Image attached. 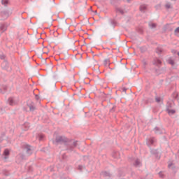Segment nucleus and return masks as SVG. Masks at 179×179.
I'll list each match as a JSON object with an SVG mask.
<instances>
[{
  "mask_svg": "<svg viewBox=\"0 0 179 179\" xmlns=\"http://www.w3.org/2000/svg\"><path fill=\"white\" fill-rule=\"evenodd\" d=\"M78 141L74 139L68 138L64 136H57L55 141H53V143L56 145H64L66 146V150L68 153H72V152H75V148L78 146Z\"/></svg>",
  "mask_w": 179,
  "mask_h": 179,
  "instance_id": "f257e3e1",
  "label": "nucleus"
},
{
  "mask_svg": "<svg viewBox=\"0 0 179 179\" xmlns=\"http://www.w3.org/2000/svg\"><path fill=\"white\" fill-rule=\"evenodd\" d=\"M21 148L23 150H25L28 156L33 155V150L31 149V146L30 145H28L27 143H22Z\"/></svg>",
  "mask_w": 179,
  "mask_h": 179,
  "instance_id": "f03ea898",
  "label": "nucleus"
},
{
  "mask_svg": "<svg viewBox=\"0 0 179 179\" xmlns=\"http://www.w3.org/2000/svg\"><path fill=\"white\" fill-rule=\"evenodd\" d=\"M1 68L2 69H5L6 71H11V68L9 67V63H8V61L3 60V62L1 63Z\"/></svg>",
  "mask_w": 179,
  "mask_h": 179,
  "instance_id": "7ed1b4c3",
  "label": "nucleus"
},
{
  "mask_svg": "<svg viewBox=\"0 0 179 179\" xmlns=\"http://www.w3.org/2000/svg\"><path fill=\"white\" fill-rule=\"evenodd\" d=\"M156 142V139L154 137L150 138L147 139V145L150 148L151 145H153Z\"/></svg>",
  "mask_w": 179,
  "mask_h": 179,
  "instance_id": "20e7f679",
  "label": "nucleus"
},
{
  "mask_svg": "<svg viewBox=\"0 0 179 179\" xmlns=\"http://www.w3.org/2000/svg\"><path fill=\"white\" fill-rule=\"evenodd\" d=\"M27 106L30 111H34V110H36V106H34V103L33 102L31 101L28 102Z\"/></svg>",
  "mask_w": 179,
  "mask_h": 179,
  "instance_id": "39448f33",
  "label": "nucleus"
},
{
  "mask_svg": "<svg viewBox=\"0 0 179 179\" xmlns=\"http://www.w3.org/2000/svg\"><path fill=\"white\" fill-rule=\"evenodd\" d=\"M150 153L151 155H153L157 159L159 158V150L151 149Z\"/></svg>",
  "mask_w": 179,
  "mask_h": 179,
  "instance_id": "423d86ee",
  "label": "nucleus"
},
{
  "mask_svg": "<svg viewBox=\"0 0 179 179\" xmlns=\"http://www.w3.org/2000/svg\"><path fill=\"white\" fill-rule=\"evenodd\" d=\"M164 72H166V69H155V73L157 75H161V73H164Z\"/></svg>",
  "mask_w": 179,
  "mask_h": 179,
  "instance_id": "0eeeda50",
  "label": "nucleus"
},
{
  "mask_svg": "<svg viewBox=\"0 0 179 179\" xmlns=\"http://www.w3.org/2000/svg\"><path fill=\"white\" fill-rule=\"evenodd\" d=\"M139 9L142 13H145V12H146V10L148 9V6H146L145 4H142L140 6Z\"/></svg>",
  "mask_w": 179,
  "mask_h": 179,
  "instance_id": "6e6552de",
  "label": "nucleus"
},
{
  "mask_svg": "<svg viewBox=\"0 0 179 179\" xmlns=\"http://www.w3.org/2000/svg\"><path fill=\"white\" fill-rule=\"evenodd\" d=\"M0 30L1 31V33H3V31H6L7 30V27L6 24L3 23L0 24Z\"/></svg>",
  "mask_w": 179,
  "mask_h": 179,
  "instance_id": "1a4fd4ad",
  "label": "nucleus"
},
{
  "mask_svg": "<svg viewBox=\"0 0 179 179\" xmlns=\"http://www.w3.org/2000/svg\"><path fill=\"white\" fill-rule=\"evenodd\" d=\"M7 101L10 106H15L16 104V102H15L12 97L9 98Z\"/></svg>",
  "mask_w": 179,
  "mask_h": 179,
  "instance_id": "9d476101",
  "label": "nucleus"
},
{
  "mask_svg": "<svg viewBox=\"0 0 179 179\" xmlns=\"http://www.w3.org/2000/svg\"><path fill=\"white\" fill-rule=\"evenodd\" d=\"M30 128V124L29 122H25L23 125L24 131H27Z\"/></svg>",
  "mask_w": 179,
  "mask_h": 179,
  "instance_id": "9b49d317",
  "label": "nucleus"
},
{
  "mask_svg": "<svg viewBox=\"0 0 179 179\" xmlns=\"http://www.w3.org/2000/svg\"><path fill=\"white\" fill-rule=\"evenodd\" d=\"M101 176L103 177H109V178L111 177V173L107 171H103L101 172Z\"/></svg>",
  "mask_w": 179,
  "mask_h": 179,
  "instance_id": "f8f14e48",
  "label": "nucleus"
},
{
  "mask_svg": "<svg viewBox=\"0 0 179 179\" xmlns=\"http://www.w3.org/2000/svg\"><path fill=\"white\" fill-rule=\"evenodd\" d=\"M1 14L3 17H5V19H7V17L9 16V13H8V11H2Z\"/></svg>",
  "mask_w": 179,
  "mask_h": 179,
  "instance_id": "ddd939ff",
  "label": "nucleus"
},
{
  "mask_svg": "<svg viewBox=\"0 0 179 179\" xmlns=\"http://www.w3.org/2000/svg\"><path fill=\"white\" fill-rule=\"evenodd\" d=\"M153 65H156V66H159V65H162V61L159 59H156L153 62Z\"/></svg>",
  "mask_w": 179,
  "mask_h": 179,
  "instance_id": "4468645a",
  "label": "nucleus"
},
{
  "mask_svg": "<svg viewBox=\"0 0 179 179\" xmlns=\"http://www.w3.org/2000/svg\"><path fill=\"white\" fill-rule=\"evenodd\" d=\"M156 52L159 55L162 54V52H163V48L162 47H157L156 48Z\"/></svg>",
  "mask_w": 179,
  "mask_h": 179,
  "instance_id": "2eb2a0df",
  "label": "nucleus"
},
{
  "mask_svg": "<svg viewBox=\"0 0 179 179\" xmlns=\"http://www.w3.org/2000/svg\"><path fill=\"white\" fill-rule=\"evenodd\" d=\"M140 51L141 52H146V51H148V48H146V46H142V47H140Z\"/></svg>",
  "mask_w": 179,
  "mask_h": 179,
  "instance_id": "dca6fc26",
  "label": "nucleus"
},
{
  "mask_svg": "<svg viewBox=\"0 0 179 179\" xmlns=\"http://www.w3.org/2000/svg\"><path fill=\"white\" fill-rule=\"evenodd\" d=\"M115 12H116V13H118V12H119L120 13H121V15H124V10H122L120 8H116Z\"/></svg>",
  "mask_w": 179,
  "mask_h": 179,
  "instance_id": "f3484780",
  "label": "nucleus"
},
{
  "mask_svg": "<svg viewBox=\"0 0 179 179\" xmlns=\"http://www.w3.org/2000/svg\"><path fill=\"white\" fill-rule=\"evenodd\" d=\"M103 65L105 66H107V65H108V66H110V59H106L104 61H103Z\"/></svg>",
  "mask_w": 179,
  "mask_h": 179,
  "instance_id": "a211bd4d",
  "label": "nucleus"
},
{
  "mask_svg": "<svg viewBox=\"0 0 179 179\" xmlns=\"http://www.w3.org/2000/svg\"><path fill=\"white\" fill-rule=\"evenodd\" d=\"M173 98L175 99L176 100H179V95L178 93L177 92H173Z\"/></svg>",
  "mask_w": 179,
  "mask_h": 179,
  "instance_id": "6ab92c4d",
  "label": "nucleus"
},
{
  "mask_svg": "<svg viewBox=\"0 0 179 179\" xmlns=\"http://www.w3.org/2000/svg\"><path fill=\"white\" fill-rule=\"evenodd\" d=\"M154 131L155 134H162V130L158 127H155Z\"/></svg>",
  "mask_w": 179,
  "mask_h": 179,
  "instance_id": "aec40b11",
  "label": "nucleus"
},
{
  "mask_svg": "<svg viewBox=\"0 0 179 179\" xmlns=\"http://www.w3.org/2000/svg\"><path fill=\"white\" fill-rule=\"evenodd\" d=\"M18 156L21 160H26V155H24V154L20 153Z\"/></svg>",
  "mask_w": 179,
  "mask_h": 179,
  "instance_id": "412c9836",
  "label": "nucleus"
},
{
  "mask_svg": "<svg viewBox=\"0 0 179 179\" xmlns=\"http://www.w3.org/2000/svg\"><path fill=\"white\" fill-rule=\"evenodd\" d=\"M168 64H169L170 65L173 66L174 64H175L174 60H173L171 58H169L168 59Z\"/></svg>",
  "mask_w": 179,
  "mask_h": 179,
  "instance_id": "4be33fe9",
  "label": "nucleus"
},
{
  "mask_svg": "<svg viewBox=\"0 0 179 179\" xmlns=\"http://www.w3.org/2000/svg\"><path fill=\"white\" fill-rule=\"evenodd\" d=\"M156 26L157 24L155 23H149V27H150V29H156Z\"/></svg>",
  "mask_w": 179,
  "mask_h": 179,
  "instance_id": "5701e85b",
  "label": "nucleus"
},
{
  "mask_svg": "<svg viewBox=\"0 0 179 179\" xmlns=\"http://www.w3.org/2000/svg\"><path fill=\"white\" fill-rule=\"evenodd\" d=\"M167 112H168V114H172V115L176 114V110L174 109H171V110L168 109Z\"/></svg>",
  "mask_w": 179,
  "mask_h": 179,
  "instance_id": "b1692460",
  "label": "nucleus"
},
{
  "mask_svg": "<svg viewBox=\"0 0 179 179\" xmlns=\"http://www.w3.org/2000/svg\"><path fill=\"white\" fill-rule=\"evenodd\" d=\"M8 2L9 1L8 0H1V3L2 5H4V6H7Z\"/></svg>",
  "mask_w": 179,
  "mask_h": 179,
  "instance_id": "393cba45",
  "label": "nucleus"
},
{
  "mask_svg": "<svg viewBox=\"0 0 179 179\" xmlns=\"http://www.w3.org/2000/svg\"><path fill=\"white\" fill-rule=\"evenodd\" d=\"M155 101L157 103H160L162 101V98L159 96H155Z\"/></svg>",
  "mask_w": 179,
  "mask_h": 179,
  "instance_id": "a878e982",
  "label": "nucleus"
},
{
  "mask_svg": "<svg viewBox=\"0 0 179 179\" xmlns=\"http://www.w3.org/2000/svg\"><path fill=\"white\" fill-rule=\"evenodd\" d=\"M165 8L166 9H170L171 8V4H170V3H167L166 5H165Z\"/></svg>",
  "mask_w": 179,
  "mask_h": 179,
  "instance_id": "bb28decb",
  "label": "nucleus"
},
{
  "mask_svg": "<svg viewBox=\"0 0 179 179\" xmlns=\"http://www.w3.org/2000/svg\"><path fill=\"white\" fill-rule=\"evenodd\" d=\"M143 103L144 104H149V103H150V102H149V99H143Z\"/></svg>",
  "mask_w": 179,
  "mask_h": 179,
  "instance_id": "cd10ccee",
  "label": "nucleus"
},
{
  "mask_svg": "<svg viewBox=\"0 0 179 179\" xmlns=\"http://www.w3.org/2000/svg\"><path fill=\"white\" fill-rule=\"evenodd\" d=\"M121 92H124V93H127V90H128V88L127 87H122L120 88Z\"/></svg>",
  "mask_w": 179,
  "mask_h": 179,
  "instance_id": "c85d7f7f",
  "label": "nucleus"
},
{
  "mask_svg": "<svg viewBox=\"0 0 179 179\" xmlns=\"http://www.w3.org/2000/svg\"><path fill=\"white\" fill-rule=\"evenodd\" d=\"M3 155L4 156H9V151L8 150H5Z\"/></svg>",
  "mask_w": 179,
  "mask_h": 179,
  "instance_id": "c756f323",
  "label": "nucleus"
},
{
  "mask_svg": "<svg viewBox=\"0 0 179 179\" xmlns=\"http://www.w3.org/2000/svg\"><path fill=\"white\" fill-rule=\"evenodd\" d=\"M139 164H141V162L138 159H136L134 162V166H139Z\"/></svg>",
  "mask_w": 179,
  "mask_h": 179,
  "instance_id": "7c9ffc66",
  "label": "nucleus"
},
{
  "mask_svg": "<svg viewBox=\"0 0 179 179\" xmlns=\"http://www.w3.org/2000/svg\"><path fill=\"white\" fill-rule=\"evenodd\" d=\"M83 169H85V166H82V165H79L78 166V170L80 171H83Z\"/></svg>",
  "mask_w": 179,
  "mask_h": 179,
  "instance_id": "2f4dec72",
  "label": "nucleus"
},
{
  "mask_svg": "<svg viewBox=\"0 0 179 179\" xmlns=\"http://www.w3.org/2000/svg\"><path fill=\"white\" fill-rule=\"evenodd\" d=\"M143 68H146V66L148 65V62H146L145 60H143Z\"/></svg>",
  "mask_w": 179,
  "mask_h": 179,
  "instance_id": "473e14b6",
  "label": "nucleus"
},
{
  "mask_svg": "<svg viewBox=\"0 0 179 179\" xmlns=\"http://www.w3.org/2000/svg\"><path fill=\"white\" fill-rule=\"evenodd\" d=\"M159 177H160L161 178H164V175L163 174V172H162V171H160V172L159 173Z\"/></svg>",
  "mask_w": 179,
  "mask_h": 179,
  "instance_id": "72a5a7b5",
  "label": "nucleus"
},
{
  "mask_svg": "<svg viewBox=\"0 0 179 179\" xmlns=\"http://www.w3.org/2000/svg\"><path fill=\"white\" fill-rule=\"evenodd\" d=\"M43 138H44V135L39 134V141H43Z\"/></svg>",
  "mask_w": 179,
  "mask_h": 179,
  "instance_id": "f704fd0d",
  "label": "nucleus"
},
{
  "mask_svg": "<svg viewBox=\"0 0 179 179\" xmlns=\"http://www.w3.org/2000/svg\"><path fill=\"white\" fill-rule=\"evenodd\" d=\"M62 159H63V160H65L66 159H68V156H66V154H63L62 155Z\"/></svg>",
  "mask_w": 179,
  "mask_h": 179,
  "instance_id": "c9c22d12",
  "label": "nucleus"
},
{
  "mask_svg": "<svg viewBox=\"0 0 179 179\" xmlns=\"http://www.w3.org/2000/svg\"><path fill=\"white\" fill-rule=\"evenodd\" d=\"M6 56L5 55H0V59H3L5 61Z\"/></svg>",
  "mask_w": 179,
  "mask_h": 179,
  "instance_id": "e433bc0d",
  "label": "nucleus"
},
{
  "mask_svg": "<svg viewBox=\"0 0 179 179\" xmlns=\"http://www.w3.org/2000/svg\"><path fill=\"white\" fill-rule=\"evenodd\" d=\"M3 92H4V93H6V91L8 90V87H6V86H4L3 87Z\"/></svg>",
  "mask_w": 179,
  "mask_h": 179,
  "instance_id": "4c0bfd02",
  "label": "nucleus"
},
{
  "mask_svg": "<svg viewBox=\"0 0 179 179\" xmlns=\"http://www.w3.org/2000/svg\"><path fill=\"white\" fill-rule=\"evenodd\" d=\"M148 99L150 103H153V101H155V99H153L152 98H148Z\"/></svg>",
  "mask_w": 179,
  "mask_h": 179,
  "instance_id": "58836bf2",
  "label": "nucleus"
},
{
  "mask_svg": "<svg viewBox=\"0 0 179 179\" xmlns=\"http://www.w3.org/2000/svg\"><path fill=\"white\" fill-rule=\"evenodd\" d=\"M111 24H112V26H113V27H115V24H116L115 21L112 20V21H111Z\"/></svg>",
  "mask_w": 179,
  "mask_h": 179,
  "instance_id": "ea45409f",
  "label": "nucleus"
},
{
  "mask_svg": "<svg viewBox=\"0 0 179 179\" xmlns=\"http://www.w3.org/2000/svg\"><path fill=\"white\" fill-rule=\"evenodd\" d=\"M175 34H177V33H179V27H177L174 31Z\"/></svg>",
  "mask_w": 179,
  "mask_h": 179,
  "instance_id": "a19ab883",
  "label": "nucleus"
},
{
  "mask_svg": "<svg viewBox=\"0 0 179 179\" xmlns=\"http://www.w3.org/2000/svg\"><path fill=\"white\" fill-rule=\"evenodd\" d=\"M35 99H36V100H40V96H38V94H36L35 95Z\"/></svg>",
  "mask_w": 179,
  "mask_h": 179,
  "instance_id": "79ce46f5",
  "label": "nucleus"
},
{
  "mask_svg": "<svg viewBox=\"0 0 179 179\" xmlns=\"http://www.w3.org/2000/svg\"><path fill=\"white\" fill-rule=\"evenodd\" d=\"M84 161L86 162V160H89V157L87 156H84Z\"/></svg>",
  "mask_w": 179,
  "mask_h": 179,
  "instance_id": "37998d69",
  "label": "nucleus"
},
{
  "mask_svg": "<svg viewBox=\"0 0 179 179\" xmlns=\"http://www.w3.org/2000/svg\"><path fill=\"white\" fill-rule=\"evenodd\" d=\"M168 167L169 169H171V167H173V163L169 164Z\"/></svg>",
  "mask_w": 179,
  "mask_h": 179,
  "instance_id": "c03bdc74",
  "label": "nucleus"
},
{
  "mask_svg": "<svg viewBox=\"0 0 179 179\" xmlns=\"http://www.w3.org/2000/svg\"><path fill=\"white\" fill-rule=\"evenodd\" d=\"M115 108V106H113L111 109H110V113H113L114 111V109Z\"/></svg>",
  "mask_w": 179,
  "mask_h": 179,
  "instance_id": "a18cd8bd",
  "label": "nucleus"
},
{
  "mask_svg": "<svg viewBox=\"0 0 179 179\" xmlns=\"http://www.w3.org/2000/svg\"><path fill=\"white\" fill-rule=\"evenodd\" d=\"M0 93H1V94H5V92L3 91H2V89L0 88Z\"/></svg>",
  "mask_w": 179,
  "mask_h": 179,
  "instance_id": "49530a36",
  "label": "nucleus"
},
{
  "mask_svg": "<svg viewBox=\"0 0 179 179\" xmlns=\"http://www.w3.org/2000/svg\"><path fill=\"white\" fill-rule=\"evenodd\" d=\"M114 157H115V159H117V156H118V152H116V155H113Z\"/></svg>",
  "mask_w": 179,
  "mask_h": 179,
  "instance_id": "de8ad7c7",
  "label": "nucleus"
},
{
  "mask_svg": "<svg viewBox=\"0 0 179 179\" xmlns=\"http://www.w3.org/2000/svg\"><path fill=\"white\" fill-rule=\"evenodd\" d=\"M155 8H160V5L156 6Z\"/></svg>",
  "mask_w": 179,
  "mask_h": 179,
  "instance_id": "09e8293b",
  "label": "nucleus"
},
{
  "mask_svg": "<svg viewBox=\"0 0 179 179\" xmlns=\"http://www.w3.org/2000/svg\"><path fill=\"white\" fill-rule=\"evenodd\" d=\"M50 171H54V170L52 169V168H50Z\"/></svg>",
  "mask_w": 179,
  "mask_h": 179,
  "instance_id": "8fccbe9b",
  "label": "nucleus"
},
{
  "mask_svg": "<svg viewBox=\"0 0 179 179\" xmlns=\"http://www.w3.org/2000/svg\"><path fill=\"white\" fill-rule=\"evenodd\" d=\"M127 2L129 3V2H131V0H127Z\"/></svg>",
  "mask_w": 179,
  "mask_h": 179,
  "instance_id": "3c124183",
  "label": "nucleus"
},
{
  "mask_svg": "<svg viewBox=\"0 0 179 179\" xmlns=\"http://www.w3.org/2000/svg\"><path fill=\"white\" fill-rule=\"evenodd\" d=\"M29 170H31V166H29Z\"/></svg>",
  "mask_w": 179,
  "mask_h": 179,
  "instance_id": "603ef678",
  "label": "nucleus"
},
{
  "mask_svg": "<svg viewBox=\"0 0 179 179\" xmlns=\"http://www.w3.org/2000/svg\"><path fill=\"white\" fill-rule=\"evenodd\" d=\"M85 5H87V1H85Z\"/></svg>",
  "mask_w": 179,
  "mask_h": 179,
  "instance_id": "864d4df0",
  "label": "nucleus"
},
{
  "mask_svg": "<svg viewBox=\"0 0 179 179\" xmlns=\"http://www.w3.org/2000/svg\"><path fill=\"white\" fill-rule=\"evenodd\" d=\"M95 13H97V11L96 10H95V11H94Z\"/></svg>",
  "mask_w": 179,
  "mask_h": 179,
  "instance_id": "5fc2aeb1",
  "label": "nucleus"
},
{
  "mask_svg": "<svg viewBox=\"0 0 179 179\" xmlns=\"http://www.w3.org/2000/svg\"><path fill=\"white\" fill-rule=\"evenodd\" d=\"M174 169V166H172V170H173Z\"/></svg>",
  "mask_w": 179,
  "mask_h": 179,
  "instance_id": "6e6d98bb",
  "label": "nucleus"
},
{
  "mask_svg": "<svg viewBox=\"0 0 179 179\" xmlns=\"http://www.w3.org/2000/svg\"><path fill=\"white\" fill-rule=\"evenodd\" d=\"M0 156H1V147H0Z\"/></svg>",
  "mask_w": 179,
  "mask_h": 179,
  "instance_id": "4d7b16f0",
  "label": "nucleus"
},
{
  "mask_svg": "<svg viewBox=\"0 0 179 179\" xmlns=\"http://www.w3.org/2000/svg\"><path fill=\"white\" fill-rule=\"evenodd\" d=\"M90 10H92V7L90 8Z\"/></svg>",
  "mask_w": 179,
  "mask_h": 179,
  "instance_id": "13d9d810",
  "label": "nucleus"
},
{
  "mask_svg": "<svg viewBox=\"0 0 179 179\" xmlns=\"http://www.w3.org/2000/svg\"><path fill=\"white\" fill-rule=\"evenodd\" d=\"M172 52H176V51L172 50Z\"/></svg>",
  "mask_w": 179,
  "mask_h": 179,
  "instance_id": "bf43d9fd",
  "label": "nucleus"
},
{
  "mask_svg": "<svg viewBox=\"0 0 179 179\" xmlns=\"http://www.w3.org/2000/svg\"><path fill=\"white\" fill-rule=\"evenodd\" d=\"M172 52H176V51L172 50Z\"/></svg>",
  "mask_w": 179,
  "mask_h": 179,
  "instance_id": "052dcab7",
  "label": "nucleus"
},
{
  "mask_svg": "<svg viewBox=\"0 0 179 179\" xmlns=\"http://www.w3.org/2000/svg\"><path fill=\"white\" fill-rule=\"evenodd\" d=\"M172 52H176V51L172 50Z\"/></svg>",
  "mask_w": 179,
  "mask_h": 179,
  "instance_id": "680f3d73",
  "label": "nucleus"
},
{
  "mask_svg": "<svg viewBox=\"0 0 179 179\" xmlns=\"http://www.w3.org/2000/svg\"><path fill=\"white\" fill-rule=\"evenodd\" d=\"M178 57H179V52H178Z\"/></svg>",
  "mask_w": 179,
  "mask_h": 179,
  "instance_id": "e2e57ef3",
  "label": "nucleus"
},
{
  "mask_svg": "<svg viewBox=\"0 0 179 179\" xmlns=\"http://www.w3.org/2000/svg\"><path fill=\"white\" fill-rule=\"evenodd\" d=\"M4 159H7V157H4Z\"/></svg>",
  "mask_w": 179,
  "mask_h": 179,
  "instance_id": "0e129e2a",
  "label": "nucleus"
}]
</instances>
